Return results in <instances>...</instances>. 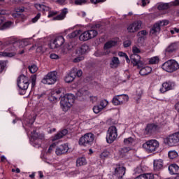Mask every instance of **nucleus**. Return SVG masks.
I'll use <instances>...</instances> for the list:
<instances>
[{
	"label": "nucleus",
	"mask_w": 179,
	"mask_h": 179,
	"mask_svg": "<svg viewBox=\"0 0 179 179\" xmlns=\"http://www.w3.org/2000/svg\"><path fill=\"white\" fill-rule=\"evenodd\" d=\"M61 93H62V89L59 88L56 90L55 91L52 92L51 95L48 99L52 103L58 101L60 99L62 110H63V111H68L72 106V104L75 103V95L72 94H66L62 96Z\"/></svg>",
	"instance_id": "nucleus-1"
},
{
	"label": "nucleus",
	"mask_w": 179,
	"mask_h": 179,
	"mask_svg": "<svg viewBox=\"0 0 179 179\" xmlns=\"http://www.w3.org/2000/svg\"><path fill=\"white\" fill-rule=\"evenodd\" d=\"M31 138H32L34 141H37V139H40L41 141H43V139H44V134H38V133L36 132V131L34 130L31 133Z\"/></svg>",
	"instance_id": "nucleus-28"
},
{
	"label": "nucleus",
	"mask_w": 179,
	"mask_h": 179,
	"mask_svg": "<svg viewBox=\"0 0 179 179\" xmlns=\"http://www.w3.org/2000/svg\"><path fill=\"white\" fill-rule=\"evenodd\" d=\"M169 24V20H164L162 21H159L154 24L153 27L150 30L151 34H156L157 33L160 32V29L164 26H167Z\"/></svg>",
	"instance_id": "nucleus-16"
},
{
	"label": "nucleus",
	"mask_w": 179,
	"mask_h": 179,
	"mask_svg": "<svg viewBox=\"0 0 179 179\" xmlns=\"http://www.w3.org/2000/svg\"><path fill=\"white\" fill-rule=\"evenodd\" d=\"M80 33H82L81 30H76L74 31H73L72 33L69 34L67 37L69 38H75V37H76V36H78V34H80Z\"/></svg>",
	"instance_id": "nucleus-38"
},
{
	"label": "nucleus",
	"mask_w": 179,
	"mask_h": 179,
	"mask_svg": "<svg viewBox=\"0 0 179 179\" xmlns=\"http://www.w3.org/2000/svg\"><path fill=\"white\" fill-rule=\"evenodd\" d=\"M149 64H151L152 65L155 64H159V57L155 56L152 57L149 59Z\"/></svg>",
	"instance_id": "nucleus-42"
},
{
	"label": "nucleus",
	"mask_w": 179,
	"mask_h": 179,
	"mask_svg": "<svg viewBox=\"0 0 179 179\" xmlns=\"http://www.w3.org/2000/svg\"><path fill=\"white\" fill-rule=\"evenodd\" d=\"M132 52L133 55L131 56V62L134 66L138 65L141 62V56L138 54L141 53V49L136 46H134Z\"/></svg>",
	"instance_id": "nucleus-11"
},
{
	"label": "nucleus",
	"mask_w": 179,
	"mask_h": 179,
	"mask_svg": "<svg viewBox=\"0 0 179 179\" xmlns=\"http://www.w3.org/2000/svg\"><path fill=\"white\" fill-rule=\"evenodd\" d=\"M134 142H135V139H134V138H132V137H129V138L124 139V145H127V146H131V145H132V143H134Z\"/></svg>",
	"instance_id": "nucleus-36"
},
{
	"label": "nucleus",
	"mask_w": 179,
	"mask_h": 179,
	"mask_svg": "<svg viewBox=\"0 0 179 179\" xmlns=\"http://www.w3.org/2000/svg\"><path fill=\"white\" fill-rule=\"evenodd\" d=\"M40 17H41V13H38L36 16L32 19V23H36Z\"/></svg>",
	"instance_id": "nucleus-53"
},
{
	"label": "nucleus",
	"mask_w": 179,
	"mask_h": 179,
	"mask_svg": "<svg viewBox=\"0 0 179 179\" xmlns=\"http://www.w3.org/2000/svg\"><path fill=\"white\" fill-rule=\"evenodd\" d=\"M150 72H152V69L149 66H145L140 70L139 73L141 76H145L146 75H149Z\"/></svg>",
	"instance_id": "nucleus-29"
},
{
	"label": "nucleus",
	"mask_w": 179,
	"mask_h": 179,
	"mask_svg": "<svg viewBox=\"0 0 179 179\" xmlns=\"http://www.w3.org/2000/svg\"><path fill=\"white\" fill-rule=\"evenodd\" d=\"M6 67V62L5 61H0V73L5 69Z\"/></svg>",
	"instance_id": "nucleus-48"
},
{
	"label": "nucleus",
	"mask_w": 179,
	"mask_h": 179,
	"mask_svg": "<svg viewBox=\"0 0 179 179\" xmlns=\"http://www.w3.org/2000/svg\"><path fill=\"white\" fill-rule=\"evenodd\" d=\"M74 3H75V5H77V6L86 5V3H87V1H86V0H75Z\"/></svg>",
	"instance_id": "nucleus-46"
},
{
	"label": "nucleus",
	"mask_w": 179,
	"mask_h": 179,
	"mask_svg": "<svg viewBox=\"0 0 179 179\" xmlns=\"http://www.w3.org/2000/svg\"><path fill=\"white\" fill-rule=\"evenodd\" d=\"M170 32L171 34H176V33H179V28H177V27L172 28Z\"/></svg>",
	"instance_id": "nucleus-55"
},
{
	"label": "nucleus",
	"mask_w": 179,
	"mask_h": 179,
	"mask_svg": "<svg viewBox=\"0 0 179 179\" xmlns=\"http://www.w3.org/2000/svg\"><path fill=\"white\" fill-rule=\"evenodd\" d=\"M36 116L34 115L32 118L29 120V124H31V125H32V124H34V122L36 121Z\"/></svg>",
	"instance_id": "nucleus-61"
},
{
	"label": "nucleus",
	"mask_w": 179,
	"mask_h": 179,
	"mask_svg": "<svg viewBox=\"0 0 179 179\" xmlns=\"http://www.w3.org/2000/svg\"><path fill=\"white\" fill-rule=\"evenodd\" d=\"M68 134V129H64L62 131L57 133L52 139L54 142L55 141H58V139H61L65 136V135Z\"/></svg>",
	"instance_id": "nucleus-26"
},
{
	"label": "nucleus",
	"mask_w": 179,
	"mask_h": 179,
	"mask_svg": "<svg viewBox=\"0 0 179 179\" xmlns=\"http://www.w3.org/2000/svg\"><path fill=\"white\" fill-rule=\"evenodd\" d=\"M110 155L111 154L108 150H105L100 154V159L106 160V159L110 157Z\"/></svg>",
	"instance_id": "nucleus-34"
},
{
	"label": "nucleus",
	"mask_w": 179,
	"mask_h": 179,
	"mask_svg": "<svg viewBox=\"0 0 179 179\" xmlns=\"http://www.w3.org/2000/svg\"><path fill=\"white\" fill-rule=\"evenodd\" d=\"M159 146H160V143L155 139L149 140L143 144V149L148 153L156 152L159 149Z\"/></svg>",
	"instance_id": "nucleus-2"
},
{
	"label": "nucleus",
	"mask_w": 179,
	"mask_h": 179,
	"mask_svg": "<svg viewBox=\"0 0 179 179\" xmlns=\"http://www.w3.org/2000/svg\"><path fill=\"white\" fill-rule=\"evenodd\" d=\"M107 0H90L91 3H94V5H97V3H103V2H106Z\"/></svg>",
	"instance_id": "nucleus-52"
},
{
	"label": "nucleus",
	"mask_w": 179,
	"mask_h": 179,
	"mask_svg": "<svg viewBox=\"0 0 179 179\" xmlns=\"http://www.w3.org/2000/svg\"><path fill=\"white\" fill-rule=\"evenodd\" d=\"M83 72H82V70H77L76 69V76H78V78H80V76H82Z\"/></svg>",
	"instance_id": "nucleus-57"
},
{
	"label": "nucleus",
	"mask_w": 179,
	"mask_h": 179,
	"mask_svg": "<svg viewBox=\"0 0 179 179\" xmlns=\"http://www.w3.org/2000/svg\"><path fill=\"white\" fill-rule=\"evenodd\" d=\"M146 34H148V31L146 30H142L138 33L137 36L141 37V36H146Z\"/></svg>",
	"instance_id": "nucleus-56"
},
{
	"label": "nucleus",
	"mask_w": 179,
	"mask_h": 179,
	"mask_svg": "<svg viewBox=\"0 0 179 179\" xmlns=\"http://www.w3.org/2000/svg\"><path fill=\"white\" fill-rule=\"evenodd\" d=\"M164 143L168 146H176L179 143V131L168 136L164 139Z\"/></svg>",
	"instance_id": "nucleus-7"
},
{
	"label": "nucleus",
	"mask_w": 179,
	"mask_h": 179,
	"mask_svg": "<svg viewBox=\"0 0 179 179\" xmlns=\"http://www.w3.org/2000/svg\"><path fill=\"white\" fill-rule=\"evenodd\" d=\"M57 13H58L57 11H50L48 17H52V16H55Z\"/></svg>",
	"instance_id": "nucleus-60"
},
{
	"label": "nucleus",
	"mask_w": 179,
	"mask_h": 179,
	"mask_svg": "<svg viewBox=\"0 0 179 179\" xmlns=\"http://www.w3.org/2000/svg\"><path fill=\"white\" fill-rule=\"evenodd\" d=\"M118 138V133L117 132V127L111 126L108 128L106 135L107 143H113Z\"/></svg>",
	"instance_id": "nucleus-6"
},
{
	"label": "nucleus",
	"mask_w": 179,
	"mask_h": 179,
	"mask_svg": "<svg viewBox=\"0 0 179 179\" xmlns=\"http://www.w3.org/2000/svg\"><path fill=\"white\" fill-rule=\"evenodd\" d=\"M114 172L113 173V179H122V176L125 175V167L122 165H116L114 166Z\"/></svg>",
	"instance_id": "nucleus-10"
},
{
	"label": "nucleus",
	"mask_w": 179,
	"mask_h": 179,
	"mask_svg": "<svg viewBox=\"0 0 179 179\" xmlns=\"http://www.w3.org/2000/svg\"><path fill=\"white\" fill-rule=\"evenodd\" d=\"M175 110H176V111H178V113H179V102H178L175 104Z\"/></svg>",
	"instance_id": "nucleus-64"
},
{
	"label": "nucleus",
	"mask_w": 179,
	"mask_h": 179,
	"mask_svg": "<svg viewBox=\"0 0 179 179\" xmlns=\"http://www.w3.org/2000/svg\"><path fill=\"white\" fill-rule=\"evenodd\" d=\"M36 80H37V77L36 76H31V87H34V86H36Z\"/></svg>",
	"instance_id": "nucleus-49"
},
{
	"label": "nucleus",
	"mask_w": 179,
	"mask_h": 179,
	"mask_svg": "<svg viewBox=\"0 0 179 179\" xmlns=\"http://www.w3.org/2000/svg\"><path fill=\"white\" fill-rule=\"evenodd\" d=\"M17 86L21 90H27L29 89V80L24 75L20 76L17 78Z\"/></svg>",
	"instance_id": "nucleus-13"
},
{
	"label": "nucleus",
	"mask_w": 179,
	"mask_h": 179,
	"mask_svg": "<svg viewBox=\"0 0 179 179\" xmlns=\"http://www.w3.org/2000/svg\"><path fill=\"white\" fill-rule=\"evenodd\" d=\"M69 150V147L66 144H62L57 147L55 150L57 156H61L62 155H65Z\"/></svg>",
	"instance_id": "nucleus-18"
},
{
	"label": "nucleus",
	"mask_w": 179,
	"mask_h": 179,
	"mask_svg": "<svg viewBox=\"0 0 179 179\" xmlns=\"http://www.w3.org/2000/svg\"><path fill=\"white\" fill-rule=\"evenodd\" d=\"M154 170L155 171H159L163 169V160L162 159H155L154 160Z\"/></svg>",
	"instance_id": "nucleus-25"
},
{
	"label": "nucleus",
	"mask_w": 179,
	"mask_h": 179,
	"mask_svg": "<svg viewBox=\"0 0 179 179\" xmlns=\"http://www.w3.org/2000/svg\"><path fill=\"white\" fill-rule=\"evenodd\" d=\"M157 128V126H156V124H150L147 125L145 131H148V132H152V131H156Z\"/></svg>",
	"instance_id": "nucleus-37"
},
{
	"label": "nucleus",
	"mask_w": 179,
	"mask_h": 179,
	"mask_svg": "<svg viewBox=\"0 0 179 179\" xmlns=\"http://www.w3.org/2000/svg\"><path fill=\"white\" fill-rule=\"evenodd\" d=\"M50 58H51V59H58L59 57L55 53H52L50 56Z\"/></svg>",
	"instance_id": "nucleus-58"
},
{
	"label": "nucleus",
	"mask_w": 179,
	"mask_h": 179,
	"mask_svg": "<svg viewBox=\"0 0 179 179\" xmlns=\"http://www.w3.org/2000/svg\"><path fill=\"white\" fill-rule=\"evenodd\" d=\"M64 43H65V38H64V36H57L53 41L50 42V48H51L52 50L61 47V45H62Z\"/></svg>",
	"instance_id": "nucleus-15"
},
{
	"label": "nucleus",
	"mask_w": 179,
	"mask_h": 179,
	"mask_svg": "<svg viewBox=\"0 0 179 179\" xmlns=\"http://www.w3.org/2000/svg\"><path fill=\"white\" fill-rule=\"evenodd\" d=\"M12 26V22L8 21L3 24V25L0 27V30H5L6 29H9Z\"/></svg>",
	"instance_id": "nucleus-41"
},
{
	"label": "nucleus",
	"mask_w": 179,
	"mask_h": 179,
	"mask_svg": "<svg viewBox=\"0 0 179 179\" xmlns=\"http://www.w3.org/2000/svg\"><path fill=\"white\" fill-rule=\"evenodd\" d=\"M68 13V8H64L61 10V13L56 17H53V20H64L66 17Z\"/></svg>",
	"instance_id": "nucleus-24"
},
{
	"label": "nucleus",
	"mask_w": 179,
	"mask_h": 179,
	"mask_svg": "<svg viewBox=\"0 0 179 179\" xmlns=\"http://www.w3.org/2000/svg\"><path fill=\"white\" fill-rule=\"evenodd\" d=\"M150 1L149 0H141V3H140V1L137 2V5H141V6H146V5H148V3H149Z\"/></svg>",
	"instance_id": "nucleus-51"
},
{
	"label": "nucleus",
	"mask_w": 179,
	"mask_h": 179,
	"mask_svg": "<svg viewBox=\"0 0 179 179\" xmlns=\"http://www.w3.org/2000/svg\"><path fill=\"white\" fill-rule=\"evenodd\" d=\"M168 170L171 176H176L179 174V166L176 164L169 165Z\"/></svg>",
	"instance_id": "nucleus-21"
},
{
	"label": "nucleus",
	"mask_w": 179,
	"mask_h": 179,
	"mask_svg": "<svg viewBox=\"0 0 179 179\" xmlns=\"http://www.w3.org/2000/svg\"><path fill=\"white\" fill-rule=\"evenodd\" d=\"M85 59V57H83V56L78 57H76L73 59V62H80V61H83Z\"/></svg>",
	"instance_id": "nucleus-54"
},
{
	"label": "nucleus",
	"mask_w": 179,
	"mask_h": 179,
	"mask_svg": "<svg viewBox=\"0 0 179 179\" xmlns=\"http://www.w3.org/2000/svg\"><path fill=\"white\" fill-rule=\"evenodd\" d=\"M99 106H101L102 110H104V108H106V107H107V106H108V101H107L106 99L101 101Z\"/></svg>",
	"instance_id": "nucleus-45"
},
{
	"label": "nucleus",
	"mask_w": 179,
	"mask_h": 179,
	"mask_svg": "<svg viewBox=\"0 0 179 179\" xmlns=\"http://www.w3.org/2000/svg\"><path fill=\"white\" fill-rule=\"evenodd\" d=\"M176 82L173 80H167L162 84V87L159 89L160 93H166L170 92V90H174L176 89Z\"/></svg>",
	"instance_id": "nucleus-9"
},
{
	"label": "nucleus",
	"mask_w": 179,
	"mask_h": 179,
	"mask_svg": "<svg viewBox=\"0 0 179 179\" xmlns=\"http://www.w3.org/2000/svg\"><path fill=\"white\" fill-rule=\"evenodd\" d=\"M129 100V97L128 95L121 94V95H116L113 97L112 100L113 104L114 106H121V104H124V103H127Z\"/></svg>",
	"instance_id": "nucleus-12"
},
{
	"label": "nucleus",
	"mask_w": 179,
	"mask_h": 179,
	"mask_svg": "<svg viewBox=\"0 0 179 179\" xmlns=\"http://www.w3.org/2000/svg\"><path fill=\"white\" fill-rule=\"evenodd\" d=\"M123 45L124 48L129 47V45H131V41H124Z\"/></svg>",
	"instance_id": "nucleus-62"
},
{
	"label": "nucleus",
	"mask_w": 179,
	"mask_h": 179,
	"mask_svg": "<svg viewBox=\"0 0 179 179\" xmlns=\"http://www.w3.org/2000/svg\"><path fill=\"white\" fill-rule=\"evenodd\" d=\"M168 155L170 159H176L178 156V153L176 150L169 151Z\"/></svg>",
	"instance_id": "nucleus-43"
},
{
	"label": "nucleus",
	"mask_w": 179,
	"mask_h": 179,
	"mask_svg": "<svg viewBox=\"0 0 179 179\" xmlns=\"http://www.w3.org/2000/svg\"><path fill=\"white\" fill-rule=\"evenodd\" d=\"M30 44V42H29V40L27 38L22 39L20 41V48H23V47H26Z\"/></svg>",
	"instance_id": "nucleus-39"
},
{
	"label": "nucleus",
	"mask_w": 179,
	"mask_h": 179,
	"mask_svg": "<svg viewBox=\"0 0 179 179\" xmlns=\"http://www.w3.org/2000/svg\"><path fill=\"white\" fill-rule=\"evenodd\" d=\"M129 150H131V148H129V147H124V148H122L120 150V155H122V156H124V155L125 153H128V152H129Z\"/></svg>",
	"instance_id": "nucleus-44"
},
{
	"label": "nucleus",
	"mask_w": 179,
	"mask_h": 179,
	"mask_svg": "<svg viewBox=\"0 0 179 179\" xmlns=\"http://www.w3.org/2000/svg\"><path fill=\"white\" fill-rule=\"evenodd\" d=\"M89 52V46L86 44H83L80 46V48L78 50L77 52L78 54H86V52Z\"/></svg>",
	"instance_id": "nucleus-30"
},
{
	"label": "nucleus",
	"mask_w": 179,
	"mask_h": 179,
	"mask_svg": "<svg viewBox=\"0 0 179 179\" xmlns=\"http://www.w3.org/2000/svg\"><path fill=\"white\" fill-rule=\"evenodd\" d=\"M5 45H6V43H2V41H0V57H8L10 58L12 57H15L14 52H8L6 51H3V52L1 51L5 48Z\"/></svg>",
	"instance_id": "nucleus-20"
},
{
	"label": "nucleus",
	"mask_w": 179,
	"mask_h": 179,
	"mask_svg": "<svg viewBox=\"0 0 179 179\" xmlns=\"http://www.w3.org/2000/svg\"><path fill=\"white\" fill-rule=\"evenodd\" d=\"M58 80L57 71H51L48 73L42 80L44 85H54Z\"/></svg>",
	"instance_id": "nucleus-5"
},
{
	"label": "nucleus",
	"mask_w": 179,
	"mask_h": 179,
	"mask_svg": "<svg viewBox=\"0 0 179 179\" xmlns=\"http://www.w3.org/2000/svg\"><path fill=\"white\" fill-rule=\"evenodd\" d=\"M162 69L166 72H174L179 69V64L176 60L170 59L162 64Z\"/></svg>",
	"instance_id": "nucleus-3"
},
{
	"label": "nucleus",
	"mask_w": 179,
	"mask_h": 179,
	"mask_svg": "<svg viewBox=\"0 0 179 179\" xmlns=\"http://www.w3.org/2000/svg\"><path fill=\"white\" fill-rule=\"evenodd\" d=\"M141 173H142V169H141V167H138L135 169L136 174H141Z\"/></svg>",
	"instance_id": "nucleus-63"
},
{
	"label": "nucleus",
	"mask_w": 179,
	"mask_h": 179,
	"mask_svg": "<svg viewBox=\"0 0 179 179\" xmlns=\"http://www.w3.org/2000/svg\"><path fill=\"white\" fill-rule=\"evenodd\" d=\"M77 166H85L87 164L86 161V158L85 157H80L76 161Z\"/></svg>",
	"instance_id": "nucleus-35"
},
{
	"label": "nucleus",
	"mask_w": 179,
	"mask_h": 179,
	"mask_svg": "<svg viewBox=\"0 0 179 179\" xmlns=\"http://www.w3.org/2000/svg\"><path fill=\"white\" fill-rule=\"evenodd\" d=\"M141 29H142V21L137 20L128 26L127 31L129 33H136V31H139Z\"/></svg>",
	"instance_id": "nucleus-14"
},
{
	"label": "nucleus",
	"mask_w": 179,
	"mask_h": 179,
	"mask_svg": "<svg viewBox=\"0 0 179 179\" xmlns=\"http://www.w3.org/2000/svg\"><path fill=\"white\" fill-rule=\"evenodd\" d=\"M28 69L29 72H31V73H36V72L38 71V67H37V66L35 64L29 66Z\"/></svg>",
	"instance_id": "nucleus-40"
},
{
	"label": "nucleus",
	"mask_w": 179,
	"mask_h": 179,
	"mask_svg": "<svg viewBox=\"0 0 179 179\" xmlns=\"http://www.w3.org/2000/svg\"><path fill=\"white\" fill-rule=\"evenodd\" d=\"M153 178H155V175L150 173L141 174L138 176H137V179H153Z\"/></svg>",
	"instance_id": "nucleus-31"
},
{
	"label": "nucleus",
	"mask_w": 179,
	"mask_h": 179,
	"mask_svg": "<svg viewBox=\"0 0 179 179\" xmlns=\"http://www.w3.org/2000/svg\"><path fill=\"white\" fill-rule=\"evenodd\" d=\"M118 65H120V59H118V57H113L110 62L111 68H117Z\"/></svg>",
	"instance_id": "nucleus-33"
},
{
	"label": "nucleus",
	"mask_w": 179,
	"mask_h": 179,
	"mask_svg": "<svg viewBox=\"0 0 179 179\" xmlns=\"http://www.w3.org/2000/svg\"><path fill=\"white\" fill-rule=\"evenodd\" d=\"M176 6L177 5H179V0H175L174 2L171 3H160L157 8L159 10H166L169 9L171 6Z\"/></svg>",
	"instance_id": "nucleus-17"
},
{
	"label": "nucleus",
	"mask_w": 179,
	"mask_h": 179,
	"mask_svg": "<svg viewBox=\"0 0 179 179\" xmlns=\"http://www.w3.org/2000/svg\"><path fill=\"white\" fill-rule=\"evenodd\" d=\"M118 55H119V57H124V58H126V59H128V55H127V53H125L124 52H119Z\"/></svg>",
	"instance_id": "nucleus-59"
},
{
	"label": "nucleus",
	"mask_w": 179,
	"mask_h": 179,
	"mask_svg": "<svg viewBox=\"0 0 179 179\" xmlns=\"http://www.w3.org/2000/svg\"><path fill=\"white\" fill-rule=\"evenodd\" d=\"M57 148V144L55 143H53L52 145H50L48 150V153H52V150Z\"/></svg>",
	"instance_id": "nucleus-50"
},
{
	"label": "nucleus",
	"mask_w": 179,
	"mask_h": 179,
	"mask_svg": "<svg viewBox=\"0 0 179 179\" xmlns=\"http://www.w3.org/2000/svg\"><path fill=\"white\" fill-rule=\"evenodd\" d=\"M102 110L103 108L99 105H96L93 108V111L95 114H99Z\"/></svg>",
	"instance_id": "nucleus-47"
},
{
	"label": "nucleus",
	"mask_w": 179,
	"mask_h": 179,
	"mask_svg": "<svg viewBox=\"0 0 179 179\" xmlns=\"http://www.w3.org/2000/svg\"><path fill=\"white\" fill-rule=\"evenodd\" d=\"M93 141H94V134L87 133L79 139V145L81 146H87V145H92Z\"/></svg>",
	"instance_id": "nucleus-8"
},
{
	"label": "nucleus",
	"mask_w": 179,
	"mask_h": 179,
	"mask_svg": "<svg viewBox=\"0 0 179 179\" xmlns=\"http://www.w3.org/2000/svg\"><path fill=\"white\" fill-rule=\"evenodd\" d=\"M34 7L36 9H37V10H39L40 12L50 10V7L40 3H36L34 4Z\"/></svg>",
	"instance_id": "nucleus-27"
},
{
	"label": "nucleus",
	"mask_w": 179,
	"mask_h": 179,
	"mask_svg": "<svg viewBox=\"0 0 179 179\" xmlns=\"http://www.w3.org/2000/svg\"><path fill=\"white\" fill-rule=\"evenodd\" d=\"M76 78V69H73L69 74H67L64 78V81L66 83H71L73 82Z\"/></svg>",
	"instance_id": "nucleus-19"
},
{
	"label": "nucleus",
	"mask_w": 179,
	"mask_h": 179,
	"mask_svg": "<svg viewBox=\"0 0 179 179\" xmlns=\"http://www.w3.org/2000/svg\"><path fill=\"white\" fill-rule=\"evenodd\" d=\"M118 43H120L119 38L109 41L105 43L104 50H108L110 48H112V47H115V45H117Z\"/></svg>",
	"instance_id": "nucleus-22"
},
{
	"label": "nucleus",
	"mask_w": 179,
	"mask_h": 179,
	"mask_svg": "<svg viewBox=\"0 0 179 179\" xmlns=\"http://www.w3.org/2000/svg\"><path fill=\"white\" fill-rule=\"evenodd\" d=\"M99 32L95 29H90L81 33L79 36L80 41H88V40H92V38H94L96 37Z\"/></svg>",
	"instance_id": "nucleus-4"
},
{
	"label": "nucleus",
	"mask_w": 179,
	"mask_h": 179,
	"mask_svg": "<svg viewBox=\"0 0 179 179\" xmlns=\"http://www.w3.org/2000/svg\"><path fill=\"white\" fill-rule=\"evenodd\" d=\"M48 51V48H47V45H39L36 48V52L38 54H45V52H47Z\"/></svg>",
	"instance_id": "nucleus-32"
},
{
	"label": "nucleus",
	"mask_w": 179,
	"mask_h": 179,
	"mask_svg": "<svg viewBox=\"0 0 179 179\" xmlns=\"http://www.w3.org/2000/svg\"><path fill=\"white\" fill-rule=\"evenodd\" d=\"M179 48V42H174L171 43L166 49V52H174L177 51Z\"/></svg>",
	"instance_id": "nucleus-23"
}]
</instances>
